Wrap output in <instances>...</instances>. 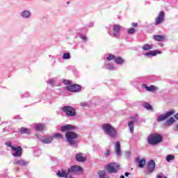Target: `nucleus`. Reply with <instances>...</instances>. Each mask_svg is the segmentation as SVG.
Here are the masks:
<instances>
[{"mask_svg": "<svg viewBox=\"0 0 178 178\" xmlns=\"http://www.w3.org/2000/svg\"><path fill=\"white\" fill-rule=\"evenodd\" d=\"M65 138L71 147H77L79 141L76 140L79 138V135L76 133L74 131H67L65 133Z\"/></svg>", "mask_w": 178, "mask_h": 178, "instance_id": "1", "label": "nucleus"}, {"mask_svg": "<svg viewBox=\"0 0 178 178\" xmlns=\"http://www.w3.org/2000/svg\"><path fill=\"white\" fill-rule=\"evenodd\" d=\"M163 137L159 134L154 133L150 134L147 138V143L149 145L155 146L162 143Z\"/></svg>", "mask_w": 178, "mask_h": 178, "instance_id": "2", "label": "nucleus"}, {"mask_svg": "<svg viewBox=\"0 0 178 178\" xmlns=\"http://www.w3.org/2000/svg\"><path fill=\"white\" fill-rule=\"evenodd\" d=\"M102 129L103 131L111 137V138H115L116 137V129L113 127L109 123H104L102 125Z\"/></svg>", "mask_w": 178, "mask_h": 178, "instance_id": "3", "label": "nucleus"}, {"mask_svg": "<svg viewBox=\"0 0 178 178\" xmlns=\"http://www.w3.org/2000/svg\"><path fill=\"white\" fill-rule=\"evenodd\" d=\"M105 169L108 173H118L120 169V165L117 163H110L105 166Z\"/></svg>", "mask_w": 178, "mask_h": 178, "instance_id": "4", "label": "nucleus"}, {"mask_svg": "<svg viewBox=\"0 0 178 178\" xmlns=\"http://www.w3.org/2000/svg\"><path fill=\"white\" fill-rule=\"evenodd\" d=\"M176 113V111L173 108L170 109V111L165 112V113L160 115L157 117L156 122H163V120H166L170 116L175 115Z\"/></svg>", "mask_w": 178, "mask_h": 178, "instance_id": "5", "label": "nucleus"}, {"mask_svg": "<svg viewBox=\"0 0 178 178\" xmlns=\"http://www.w3.org/2000/svg\"><path fill=\"white\" fill-rule=\"evenodd\" d=\"M61 111L65 113L67 116L71 118L76 116V109L70 106H65L62 107Z\"/></svg>", "mask_w": 178, "mask_h": 178, "instance_id": "6", "label": "nucleus"}, {"mask_svg": "<svg viewBox=\"0 0 178 178\" xmlns=\"http://www.w3.org/2000/svg\"><path fill=\"white\" fill-rule=\"evenodd\" d=\"M122 26L119 24H114L113 33L109 32L108 34L109 35H113L114 38H119V37H120V30H122Z\"/></svg>", "mask_w": 178, "mask_h": 178, "instance_id": "7", "label": "nucleus"}, {"mask_svg": "<svg viewBox=\"0 0 178 178\" xmlns=\"http://www.w3.org/2000/svg\"><path fill=\"white\" fill-rule=\"evenodd\" d=\"M81 86L79 84H71L65 87V90L70 91V92H80L81 91Z\"/></svg>", "mask_w": 178, "mask_h": 178, "instance_id": "8", "label": "nucleus"}, {"mask_svg": "<svg viewBox=\"0 0 178 178\" xmlns=\"http://www.w3.org/2000/svg\"><path fill=\"white\" fill-rule=\"evenodd\" d=\"M155 168H156V163H155V161L152 159L149 161L146 165L147 175H151L154 173Z\"/></svg>", "mask_w": 178, "mask_h": 178, "instance_id": "9", "label": "nucleus"}, {"mask_svg": "<svg viewBox=\"0 0 178 178\" xmlns=\"http://www.w3.org/2000/svg\"><path fill=\"white\" fill-rule=\"evenodd\" d=\"M11 149L14 152L13 153V156H14L15 158L19 157L22 155L23 149L20 146L17 147H11Z\"/></svg>", "mask_w": 178, "mask_h": 178, "instance_id": "10", "label": "nucleus"}, {"mask_svg": "<svg viewBox=\"0 0 178 178\" xmlns=\"http://www.w3.org/2000/svg\"><path fill=\"white\" fill-rule=\"evenodd\" d=\"M163 20H165V12L161 11L159 13L158 17L156 18L155 26H158V24H161V23L163 22Z\"/></svg>", "mask_w": 178, "mask_h": 178, "instance_id": "11", "label": "nucleus"}, {"mask_svg": "<svg viewBox=\"0 0 178 178\" xmlns=\"http://www.w3.org/2000/svg\"><path fill=\"white\" fill-rule=\"evenodd\" d=\"M38 138H39L40 141L43 143V144H51L54 141V137L52 136H49L47 138H44L39 136L38 135H36Z\"/></svg>", "mask_w": 178, "mask_h": 178, "instance_id": "12", "label": "nucleus"}, {"mask_svg": "<svg viewBox=\"0 0 178 178\" xmlns=\"http://www.w3.org/2000/svg\"><path fill=\"white\" fill-rule=\"evenodd\" d=\"M76 129V127L72 125V124H65L64 126H62L60 127V131L62 133H67V131H72V130H74Z\"/></svg>", "mask_w": 178, "mask_h": 178, "instance_id": "13", "label": "nucleus"}, {"mask_svg": "<svg viewBox=\"0 0 178 178\" xmlns=\"http://www.w3.org/2000/svg\"><path fill=\"white\" fill-rule=\"evenodd\" d=\"M77 172H83V168L80 165H72L68 169V173H77Z\"/></svg>", "mask_w": 178, "mask_h": 178, "instance_id": "14", "label": "nucleus"}, {"mask_svg": "<svg viewBox=\"0 0 178 178\" xmlns=\"http://www.w3.org/2000/svg\"><path fill=\"white\" fill-rule=\"evenodd\" d=\"M57 176L58 177H65V178H69V170H67V171L65 170H58L56 173Z\"/></svg>", "mask_w": 178, "mask_h": 178, "instance_id": "15", "label": "nucleus"}, {"mask_svg": "<svg viewBox=\"0 0 178 178\" xmlns=\"http://www.w3.org/2000/svg\"><path fill=\"white\" fill-rule=\"evenodd\" d=\"M22 19H30L31 17V12L29 10H24L20 13Z\"/></svg>", "mask_w": 178, "mask_h": 178, "instance_id": "16", "label": "nucleus"}, {"mask_svg": "<svg viewBox=\"0 0 178 178\" xmlns=\"http://www.w3.org/2000/svg\"><path fill=\"white\" fill-rule=\"evenodd\" d=\"M115 154L117 156H122V149H120V142L117 141L115 145Z\"/></svg>", "mask_w": 178, "mask_h": 178, "instance_id": "17", "label": "nucleus"}, {"mask_svg": "<svg viewBox=\"0 0 178 178\" xmlns=\"http://www.w3.org/2000/svg\"><path fill=\"white\" fill-rule=\"evenodd\" d=\"M75 159L76 162H86L87 159L83 156V153H77L75 156Z\"/></svg>", "mask_w": 178, "mask_h": 178, "instance_id": "18", "label": "nucleus"}, {"mask_svg": "<svg viewBox=\"0 0 178 178\" xmlns=\"http://www.w3.org/2000/svg\"><path fill=\"white\" fill-rule=\"evenodd\" d=\"M136 161L138 163V168H140V169H143V168H144V166H145V159H140V157H138V158H136Z\"/></svg>", "mask_w": 178, "mask_h": 178, "instance_id": "19", "label": "nucleus"}, {"mask_svg": "<svg viewBox=\"0 0 178 178\" xmlns=\"http://www.w3.org/2000/svg\"><path fill=\"white\" fill-rule=\"evenodd\" d=\"M14 165H19V166H27V165H29V162L23 159L15 160L14 161Z\"/></svg>", "mask_w": 178, "mask_h": 178, "instance_id": "20", "label": "nucleus"}, {"mask_svg": "<svg viewBox=\"0 0 178 178\" xmlns=\"http://www.w3.org/2000/svg\"><path fill=\"white\" fill-rule=\"evenodd\" d=\"M158 54H162V51L156 49L154 51H150L147 53H145L144 55L145 56H149L150 55H152V56H156V55H158Z\"/></svg>", "mask_w": 178, "mask_h": 178, "instance_id": "21", "label": "nucleus"}, {"mask_svg": "<svg viewBox=\"0 0 178 178\" xmlns=\"http://www.w3.org/2000/svg\"><path fill=\"white\" fill-rule=\"evenodd\" d=\"M36 131H42L45 129V124H38L35 126Z\"/></svg>", "mask_w": 178, "mask_h": 178, "instance_id": "22", "label": "nucleus"}, {"mask_svg": "<svg viewBox=\"0 0 178 178\" xmlns=\"http://www.w3.org/2000/svg\"><path fill=\"white\" fill-rule=\"evenodd\" d=\"M176 122V120L173 117H170L165 123V126H171Z\"/></svg>", "mask_w": 178, "mask_h": 178, "instance_id": "23", "label": "nucleus"}, {"mask_svg": "<svg viewBox=\"0 0 178 178\" xmlns=\"http://www.w3.org/2000/svg\"><path fill=\"white\" fill-rule=\"evenodd\" d=\"M20 134H30L31 130L26 127H21L19 129Z\"/></svg>", "mask_w": 178, "mask_h": 178, "instance_id": "24", "label": "nucleus"}, {"mask_svg": "<svg viewBox=\"0 0 178 178\" xmlns=\"http://www.w3.org/2000/svg\"><path fill=\"white\" fill-rule=\"evenodd\" d=\"M154 40H155V41H165V36L162 35H155L154 36Z\"/></svg>", "mask_w": 178, "mask_h": 178, "instance_id": "25", "label": "nucleus"}, {"mask_svg": "<svg viewBox=\"0 0 178 178\" xmlns=\"http://www.w3.org/2000/svg\"><path fill=\"white\" fill-rule=\"evenodd\" d=\"M128 126L130 130V133L133 134L134 133V121H130L128 122Z\"/></svg>", "mask_w": 178, "mask_h": 178, "instance_id": "26", "label": "nucleus"}, {"mask_svg": "<svg viewBox=\"0 0 178 178\" xmlns=\"http://www.w3.org/2000/svg\"><path fill=\"white\" fill-rule=\"evenodd\" d=\"M114 62L117 63V65H123V63H124V60H123L122 57H118L115 58Z\"/></svg>", "mask_w": 178, "mask_h": 178, "instance_id": "27", "label": "nucleus"}, {"mask_svg": "<svg viewBox=\"0 0 178 178\" xmlns=\"http://www.w3.org/2000/svg\"><path fill=\"white\" fill-rule=\"evenodd\" d=\"M51 137L56 138V140H62V138H63V135L60 133H56Z\"/></svg>", "mask_w": 178, "mask_h": 178, "instance_id": "28", "label": "nucleus"}, {"mask_svg": "<svg viewBox=\"0 0 178 178\" xmlns=\"http://www.w3.org/2000/svg\"><path fill=\"white\" fill-rule=\"evenodd\" d=\"M154 46L152 44H145L143 46V51H149V49H152Z\"/></svg>", "mask_w": 178, "mask_h": 178, "instance_id": "29", "label": "nucleus"}, {"mask_svg": "<svg viewBox=\"0 0 178 178\" xmlns=\"http://www.w3.org/2000/svg\"><path fill=\"white\" fill-rule=\"evenodd\" d=\"M143 106L147 111H152V106L147 102L144 103Z\"/></svg>", "mask_w": 178, "mask_h": 178, "instance_id": "30", "label": "nucleus"}, {"mask_svg": "<svg viewBox=\"0 0 178 178\" xmlns=\"http://www.w3.org/2000/svg\"><path fill=\"white\" fill-rule=\"evenodd\" d=\"M175 160V156L172 154H168L166 156V161L167 162H170V161Z\"/></svg>", "mask_w": 178, "mask_h": 178, "instance_id": "31", "label": "nucleus"}, {"mask_svg": "<svg viewBox=\"0 0 178 178\" xmlns=\"http://www.w3.org/2000/svg\"><path fill=\"white\" fill-rule=\"evenodd\" d=\"M111 155V149H106L104 153H103V158H108Z\"/></svg>", "mask_w": 178, "mask_h": 178, "instance_id": "32", "label": "nucleus"}, {"mask_svg": "<svg viewBox=\"0 0 178 178\" xmlns=\"http://www.w3.org/2000/svg\"><path fill=\"white\" fill-rule=\"evenodd\" d=\"M156 90V88L154 85H151L147 88V91H149L150 92H152V91Z\"/></svg>", "mask_w": 178, "mask_h": 178, "instance_id": "33", "label": "nucleus"}, {"mask_svg": "<svg viewBox=\"0 0 178 178\" xmlns=\"http://www.w3.org/2000/svg\"><path fill=\"white\" fill-rule=\"evenodd\" d=\"M70 53H64L63 55V59H70Z\"/></svg>", "mask_w": 178, "mask_h": 178, "instance_id": "34", "label": "nucleus"}, {"mask_svg": "<svg viewBox=\"0 0 178 178\" xmlns=\"http://www.w3.org/2000/svg\"><path fill=\"white\" fill-rule=\"evenodd\" d=\"M116 58L115 57V55L113 54H109L108 56L106 58L107 60H115Z\"/></svg>", "mask_w": 178, "mask_h": 178, "instance_id": "35", "label": "nucleus"}, {"mask_svg": "<svg viewBox=\"0 0 178 178\" xmlns=\"http://www.w3.org/2000/svg\"><path fill=\"white\" fill-rule=\"evenodd\" d=\"M63 84L65 86H72V81L67 79H64L63 81Z\"/></svg>", "mask_w": 178, "mask_h": 178, "instance_id": "36", "label": "nucleus"}, {"mask_svg": "<svg viewBox=\"0 0 178 178\" xmlns=\"http://www.w3.org/2000/svg\"><path fill=\"white\" fill-rule=\"evenodd\" d=\"M127 33L128 34H134V33H136V29L130 28L129 29H128Z\"/></svg>", "mask_w": 178, "mask_h": 178, "instance_id": "37", "label": "nucleus"}, {"mask_svg": "<svg viewBox=\"0 0 178 178\" xmlns=\"http://www.w3.org/2000/svg\"><path fill=\"white\" fill-rule=\"evenodd\" d=\"M6 147H10V148H11V149H12V147H15V146L12 145V142L10 140L6 142Z\"/></svg>", "mask_w": 178, "mask_h": 178, "instance_id": "38", "label": "nucleus"}, {"mask_svg": "<svg viewBox=\"0 0 178 178\" xmlns=\"http://www.w3.org/2000/svg\"><path fill=\"white\" fill-rule=\"evenodd\" d=\"M79 37L81 38V40H83V41H84L85 42H87V36L84 35H79Z\"/></svg>", "mask_w": 178, "mask_h": 178, "instance_id": "39", "label": "nucleus"}, {"mask_svg": "<svg viewBox=\"0 0 178 178\" xmlns=\"http://www.w3.org/2000/svg\"><path fill=\"white\" fill-rule=\"evenodd\" d=\"M22 95L24 97V98H29V97H30V94L28 92H26Z\"/></svg>", "mask_w": 178, "mask_h": 178, "instance_id": "40", "label": "nucleus"}, {"mask_svg": "<svg viewBox=\"0 0 178 178\" xmlns=\"http://www.w3.org/2000/svg\"><path fill=\"white\" fill-rule=\"evenodd\" d=\"M107 69H108V70H115V67H114L113 65H108V66L107 67Z\"/></svg>", "mask_w": 178, "mask_h": 178, "instance_id": "41", "label": "nucleus"}, {"mask_svg": "<svg viewBox=\"0 0 178 178\" xmlns=\"http://www.w3.org/2000/svg\"><path fill=\"white\" fill-rule=\"evenodd\" d=\"M48 84H50L51 86H53V84L55 83L54 81V79H50L49 81H47Z\"/></svg>", "mask_w": 178, "mask_h": 178, "instance_id": "42", "label": "nucleus"}, {"mask_svg": "<svg viewBox=\"0 0 178 178\" xmlns=\"http://www.w3.org/2000/svg\"><path fill=\"white\" fill-rule=\"evenodd\" d=\"M142 88H145L147 91L148 90V86L145 83L142 84Z\"/></svg>", "mask_w": 178, "mask_h": 178, "instance_id": "43", "label": "nucleus"}, {"mask_svg": "<svg viewBox=\"0 0 178 178\" xmlns=\"http://www.w3.org/2000/svg\"><path fill=\"white\" fill-rule=\"evenodd\" d=\"M130 155H131L130 152H125V156H126L127 158H129V157H130Z\"/></svg>", "mask_w": 178, "mask_h": 178, "instance_id": "44", "label": "nucleus"}, {"mask_svg": "<svg viewBox=\"0 0 178 178\" xmlns=\"http://www.w3.org/2000/svg\"><path fill=\"white\" fill-rule=\"evenodd\" d=\"M131 26L132 27H137V26H138V24L133 22Z\"/></svg>", "mask_w": 178, "mask_h": 178, "instance_id": "45", "label": "nucleus"}, {"mask_svg": "<svg viewBox=\"0 0 178 178\" xmlns=\"http://www.w3.org/2000/svg\"><path fill=\"white\" fill-rule=\"evenodd\" d=\"M130 175H131L130 172H125V173H124L125 177H129V176H130Z\"/></svg>", "mask_w": 178, "mask_h": 178, "instance_id": "46", "label": "nucleus"}, {"mask_svg": "<svg viewBox=\"0 0 178 178\" xmlns=\"http://www.w3.org/2000/svg\"><path fill=\"white\" fill-rule=\"evenodd\" d=\"M175 119H177V120H178V113H177L175 115H174Z\"/></svg>", "mask_w": 178, "mask_h": 178, "instance_id": "47", "label": "nucleus"}, {"mask_svg": "<svg viewBox=\"0 0 178 178\" xmlns=\"http://www.w3.org/2000/svg\"><path fill=\"white\" fill-rule=\"evenodd\" d=\"M15 119H17V120H19V119H22V118H20V115H16V116H15Z\"/></svg>", "mask_w": 178, "mask_h": 178, "instance_id": "48", "label": "nucleus"}, {"mask_svg": "<svg viewBox=\"0 0 178 178\" xmlns=\"http://www.w3.org/2000/svg\"><path fill=\"white\" fill-rule=\"evenodd\" d=\"M81 106H86L87 105V103L83 102L81 104Z\"/></svg>", "mask_w": 178, "mask_h": 178, "instance_id": "49", "label": "nucleus"}, {"mask_svg": "<svg viewBox=\"0 0 178 178\" xmlns=\"http://www.w3.org/2000/svg\"><path fill=\"white\" fill-rule=\"evenodd\" d=\"M159 47H163V45H165V44L162 42H160V43H159Z\"/></svg>", "mask_w": 178, "mask_h": 178, "instance_id": "50", "label": "nucleus"}, {"mask_svg": "<svg viewBox=\"0 0 178 178\" xmlns=\"http://www.w3.org/2000/svg\"><path fill=\"white\" fill-rule=\"evenodd\" d=\"M92 26H94V24H93L92 23H90V24H89V27H92Z\"/></svg>", "mask_w": 178, "mask_h": 178, "instance_id": "51", "label": "nucleus"}, {"mask_svg": "<svg viewBox=\"0 0 178 178\" xmlns=\"http://www.w3.org/2000/svg\"><path fill=\"white\" fill-rule=\"evenodd\" d=\"M120 178H124V175H121V176H120Z\"/></svg>", "mask_w": 178, "mask_h": 178, "instance_id": "52", "label": "nucleus"}, {"mask_svg": "<svg viewBox=\"0 0 178 178\" xmlns=\"http://www.w3.org/2000/svg\"><path fill=\"white\" fill-rule=\"evenodd\" d=\"M67 5H69L70 3V2L68 1V2H67Z\"/></svg>", "mask_w": 178, "mask_h": 178, "instance_id": "53", "label": "nucleus"}]
</instances>
